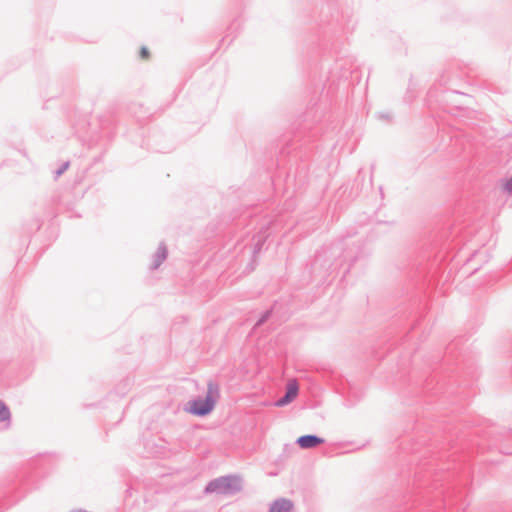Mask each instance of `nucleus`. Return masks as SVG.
<instances>
[{
    "label": "nucleus",
    "instance_id": "obj_1",
    "mask_svg": "<svg viewBox=\"0 0 512 512\" xmlns=\"http://www.w3.org/2000/svg\"><path fill=\"white\" fill-rule=\"evenodd\" d=\"M217 399V388L209 385L206 397L188 402L186 411L196 416L207 415L213 410Z\"/></svg>",
    "mask_w": 512,
    "mask_h": 512
},
{
    "label": "nucleus",
    "instance_id": "obj_2",
    "mask_svg": "<svg viewBox=\"0 0 512 512\" xmlns=\"http://www.w3.org/2000/svg\"><path fill=\"white\" fill-rule=\"evenodd\" d=\"M240 490V482L235 477H221L211 481L205 488L207 493L231 494Z\"/></svg>",
    "mask_w": 512,
    "mask_h": 512
},
{
    "label": "nucleus",
    "instance_id": "obj_3",
    "mask_svg": "<svg viewBox=\"0 0 512 512\" xmlns=\"http://www.w3.org/2000/svg\"><path fill=\"white\" fill-rule=\"evenodd\" d=\"M167 250L163 246H158L150 256L149 267L151 269H157L166 259Z\"/></svg>",
    "mask_w": 512,
    "mask_h": 512
},
{
    "label": "nucleus",
    "instance_id": "obj_4",
    "mask_svg": "<svg viewBox=\"0 0 512 512\" xmlns=\"http://www.w3.org/2000/svg\"><path fill=\"white\" fill-rule=\"evenodd\" d=\"M297 443L302 449H309L321 445L324 439L315 435H304L297 439Z\"/></svg>",
    "mask_w": 512,
    "mask_h": 512
},
{
    "label": "nucleus",
    "instance_id": "obj_5",
    "mask_svg": "<svg viewBox=\"0 0 512 512\" xmlns=\"http://www.w3.org/2000/svg\"><path fill=\"white\" fill-rule=\"evenodd\" d=\"M298 389L296 382H290L287 386L285 396L277 401V406H284L293 401L298 395Z\"/></svg>",
    "mask_w": 512,
    "mask_h": 512
},
{
    "label": "nucleus",
    "instance_id": "obj_6",
    "mask_svg": "<svg viewBox=\"0 0 512 512\" xmlns=\"http://www.w3.org/2000/svg\"><path fill=\"white\" fill-rule=\"evenodd\" d=\"M270 512H294V505L290 500L280 498L271 504Z\"/></svg>",
    "mask_w": 512,
    "mask_h": 512
},
{
    "label": "nucleus",
    "instance_id": "obj_7",
    "mask_svg": "<svg viewBox=\"0 0 512 512\" xmlns=\"http://www.w3.org/2000/svg\"><path fill=\"white\" fill-rule=\"evenodd\" d=\"M140 57L143 60H148L150 58V52L147 47H141L140 49Z\"/></svg>",
    "mask_w": 512,
    "mask_h": 512
},
{
    "label": "nucleus",
    "instance_id": "obj_8",
    "mask_svg": "<svg viewBox=\"0 0 512 512\" xmlns=\"http://www.w3.org/2000/svg\"><path fill=\"white\" fill-rule=\"evenodd\" d=\"M9 416V412L6 407L0 404V421L7 419Z\"/></svg>",
    "mask_w": 512,
    "mask_h": 512
},
{
    "label": "nucleus",
    "instance_id": "obj_9",
    "mask_svg": "<svg viewBox=\"0 0 512 512\" xmlns=\"http://www.w3.org/2000/svg\"><path fill=\"white\" fill-rule=\"evenodd\" d=\"M504 190L512 194V176L504 183Z\"/></svg>",
    "mask_w": 512,
    "mask_h": 512
}]
</instances>
